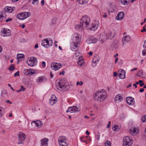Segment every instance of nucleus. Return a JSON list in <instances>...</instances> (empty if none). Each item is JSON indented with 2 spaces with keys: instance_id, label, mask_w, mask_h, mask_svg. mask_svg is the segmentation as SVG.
I'll return each instance as SVG.
<instances>
[{
  "instance_id": "obj_1",
  "label": "nucleus",
  "mask_w": 146,
  "mask_h": 146,
  "mask_svg": "<svg viewBox=\"0 0 146 146\" xmlns=\"http://www.w3.org/2000/svg\"><path fill=\"white\" fill-rule=\"evenodd\" d=\"M107 94L104 89L97 91L94 94L93 98L95 100L103 101L106 98Z\"/></svg>"
},
{
  "instance_id": "obj_2",
  "label": "nucleus",
  "mask_w": 146,
  "mask_h": 146,
  "mask_svg": "<svg viewBox=\"0 0 146 146\" xmlns=\"http://www.w3.org/2000/svg\"><path fill=\"white\" fill-rule=\"evenodd\" d=\"M90 21V17L87 15H85L82 17L80 19V25L82 26V28H86L87 29H89L87 28Z\"/></svg>"
},
{
  "instance_id": "obj_3",
  "label": "nucleus",
  "mask_w": 146,
  "mask_h": 146,
  "mask_svg": "<svg viewBox=\"0 0 146 146\" xmlns=\"http://www.w3.org/2000/svg\"><path fill=\"white\" fill-rule=\"evenodd\" d=\"M57 89L60 91H64L68 89L69 86L64 80L60 81L58 82V86H56Z\"/></svg>"
},
{
  "instance_id": "obj_4",
  "label": "nucleus",
  "mask_w": 146,
  "mask_h": 146,
  "mask_svg": "<svg viewBox=\"0 0 146 146\" xmlns=\"http://www.w3.org/2000/svg\"><path fill=\"white\" fill-rule=\"evenodd\" d=\"M80 37L78 35L75 36L71 45V49L72 51H77L78 49V45L80 43Z\"/></svg>"
},
{
  "instance_id": "obj_5",
  "label": "nucleus",
  "mask_w": 146,
  "mask_h": 146,
  "mask_svg": "<svg viewBox=\"0 0 146 146\" xmlns=\"http://www.w3.org/2000/svg\"><path fill=\"white\" fill-rule=\"evenodd\" d=\"M53 44L52 40H48V38H46L42 40L41 44L44 47L48 48L51 46Z\"/></svg>"
},
{
  "instance_id": "obj_6",
  "label": "nucleus",
  "mask_w": 146,
  "mask_h": 146,
  "mask_svg": "<svg viewBox=\"0 0 146 146\" xmlns=\"http://www.w3.org/2000/svg\"><path fill=\"white\" fill-rule=\"evenodd\" d=\"M18 137V144H23L26 138V135L22 132H20L17 134Z\"/></svg>"
},
{
  "instance_id": "obj_7",
  "label": "nucleus",
  "mask_w": 146,
  "mask_h": 146,
  "mask_svg": "<svg viewBox=\"0 0 146 146\" xmlns=\"http://www.w3.org/2000/svg\"><path fill=\"white\" fill-rule=\"evenodd\" d=\"M31 15L30 12H23L18 14L17 17L20 20H23L29 17Z\"/></svg>"
},
{
  "instance_id": "obj_8",
  "label": "nucleus",
  "mask_w": 146,
  "mask_h": 146,
  "mask_svg": "<svg viewBox=\"0 0 146 146\" xmlns=\"http://www.w3.org/2000/svg\"><path fill=\"white\" fill-rule=\"evenodd\" d=\"M58 141L60 145L62 146H67L68 143H67V139L64 136H60L58 138Z\"/></svg>"
},
{
  "instance_id": "obj_9",
  "label": "nucleus",
  "mask_w": 146,
  "mask_h": 146,
  "mask_svg": "<svg viewBox=\"0 0 146 146\" xmlns=\"http://www.w3.org/2000/svg\"><path fill=\"white\" fill-rule=\"evenodd\" d=\"M132 143V141L128 136H125L123 138V146H131Z\"/></svg>"
},
{
  "instance_id": "obj_10",
  "label": "nucleus",
  "mask_w": 146,
  "mask_h": 146,
  "mask_svg": "<svg viewBox=\"0 0 146 146\" xmlns=\"http://www.w3.org/2000/svg\"><path fill=\"white\" fill-rule=\"evenodd\" d=\"M27 62L28 65L31 66H33L37 63L36 58L34 57H31L30 59H29Z\"/></svg>"
},
{
  "instance_id": "obj_11",
  "label": "nucleus",
  "mask_w": 146,
  "mask_h": 146,
  "mask_svg": "<svg viewBox=\"0 0 146 146\" xmlns=\"http://www.w3.org/2000/svg\"><path fill=\"white\" fill-rule=\"evenodd\" d=\"M80 110V108L76 106H74L73 107H70L66 111V112L68 113L70 112V113H73L79 111Z\"/></svg>"
},
{
  "instance_id": "obj_12",
  "label": "nucleus",
  "mask_w": 146,
  "mask_h": 146,
  "mask_svg": "<svg viewBox=\"0 0 146 146\" xmlns=\"http://www.w3.org/2000/svg\"><path fill=\"white\" fill-rule=\"evenodd\" d=\"M115 35V31L114 30L108 31L106 33V36L108 39L113 38Z\"/></svg>"
},
{
  "instance_id": "obj_13",
  "label": "nucleus",
  "mask_w": 146,
  "mask_h": 146,
  "mask_svg": "<svg viewBox=\"0 0 146 146\" xmlns=\"http://www.w3.org/2000/svg\"><path fill=\"white\" fill-rule=\"evenodd\" d=\"M1 32L2 33L1 35L3 37L9 36L11 35V31L9 29H7L3 28Z\"/></svg>"
},
{
  "instance_id": "obj_14",
  "label": "nucleus",
  "mask_w": 146,
  "mask_h": 146,
  "mask_svg": "<svg viewBox=\"0 0 146 146\" xmlns=\"http://www.w3.org/2000/svg\"><path fill=\"white\" fill-rule=\"evenodd\" d=\"M119 72H121L119 74L118 76L121 79L125 78V71L121 69L119 70Z\"/></svg>"
},
{
  "instance_id": "obj_15",
  "label": "nucleus",
  "mask_w": 146,
  "mask_h": 146,
  "mask_svg": "<svg viewBox=\"0 0 146 146\" xmlns=\"http://www.w3.org/2000/svg\"><path fill=\"white\" fill-rule=\"evenodd\" d=\"M124 15V13L123 12H119L116 17V19L118 20L121 21L123 18Z\"/></svg>"
},
{
  "instance_id": "obj_16",
  "label": "nucleus",
  "mask_w": 146,
  "mask_h": 146,
  "mask_svg": "<svg viewBox=\"0 0 146 146\" xmlns=\"http://www.w3.org/2000/svg\"><path fill=\"white\" fill-rule=\"evenodd\" d=\"M61 66V64H59V65H57L55 63H53L51 64V67L52 69L56 70H58V68H60Z\"/></svg>"
},
{
  "instance_id": "obj_17",
  "label": "nucleus",
  "mask_w": 146,
  "mask_h": 146,
  "mask_svg": "<svg viewBox=\"0 0 146 146\" xmlns=\"http://www.w3.org/2000/svg\"><path fill=\"white\" fill-rule=\"evenodd\" d=\"M48 139L46 138H44L41 139V146H47L48 142Z\"/></svg>"
},
{
  "instance_id": "obj_18",
  "label": "nucleus",
  "mask_w": 146,
  "mask_h": 146,
  "mask_svg": "<svg viewBox=\"0 0 146 146\" xmlns=\"http://www.w3.org/2000/svg\"><path fill=\"white\" fill-rule=\"evenodd\" d=\"M127 101L129 105H131L134 103V99L131 97H127Z\"/></svg>"
},
{
  "instance_id": "obj_19",
  "label": "nucleus",
  "mask_w": 146,
  "mask_h": 146,
  "mask_svg": "<svg viewBox=\"0 0 146 146\" xmlns=\"http://www.w3.org/2000/svg\"><path fill=\"white\" fill-rule=\"evenodd\" d=\"M4 9L5 11L7 12H12L15 10V7H13L12 8L11 7L7 6L4 8Z\"/></svg>"
},
{
  "instance_id": "obj_20",
  "label": "nucleus",
  "mask_w": 146,
  "mask_h": 146,
  "mask_svg": "<svg viewBox=\"0 0 146 146\" xmlns=\"http://www.w3.org/2000/svg\"><path fill=\"white\" fill-rule=\"evenodd\" d=\"M122 97L119 94L117 95L115 98V101L117 102H120L122 101Z\"/></svg>"
},
{
  "instance_id": "obj_21",
  "label": "nucleus",
  "mask_w": 146,
  "mask_h": 146,
  "mask_svg": "<svg viewBox=\"0 0 146 146\" xmlns=\"http://www.w3.org/2000/svg\"><path fill=\"white\" fill-rule=\"evenodd\" d=\"M138 132V130L135 128H133L132 130L130 129L129 131V133L133 135H136Z\"/></svg>"
},
{
  "instance_id": "obj_22",
  "label": "nucleus",
  "mask_w": 146,
  "mask_h": 146,
  "mask_svg": "<svg viewBox=\"0 0 146 146\" xmlns=\"http://www.w3.org/2000/svg\"><path fill=\"white\" fill-rule=\"evenodd\" d=\"M129 40V35H126L124 36L122 39V41L123 42L122 44L124 45L125 42H127Z\"/></svg>"
},
{
  "instance_id": "obj_23",
  "label": "nucleus",
  "mask_w": 146,
  "mask_h": 146,
  "mask_svg": "<svg viewBox=\"0 0 146 146\" xmlns=\"http://www.w3.org/2000/svg\"><path fill=\"white\" fill-rule=\"evenodd\" d=\"M46 80V78L44 76H40L38 78L37 82H43Z\"/></svg>"
},
{
  "instance_id": "obj_24",
  "label": "nucleus",
  "mask_w": 146,
  "mask_h": 146,
  "mask_svg": "<svg viewBox=\"0 0 146 146\" xmlns=\"http://www.w3.org/2000/svg\"><path fill=\"white\" fill-rule=\"evenodd\" d=\"M100 59L99 58L98 56L96 55L93 57L92 61L94 63L96 64L99 62Z\"/></svg>"
},
{
  "instance_id": "obj_25",
  "label": "nucleus",
  "mask_w": 146,
  "mask_h": 146,
  "mask_svg": "<svg viewBox=\"0 0 146 146\" xmlns=\"http://www.w3.org/2000/svg\"><path fill=\"white\" fill-rule=\"evenodd\" d=\"M34 122L35 123L36 126L37 127H40L42 124V122L39 120H37L36 121H33L31 122V123Z\"/></svg>"
},
{
  "instance_id": "obj_26",
  "label": "nucleus",
  "mask_w": 146,
  "mask_h": 146,
  "mask_svg": "<svg viewBox=\"0 0 146 146\" xmlns=\"http://www.w3.org/2000/svg\"><path fill=\"white\" fill-rule=\"evenodd\" d=\"M24 57V55L22 54H18L17 55V58L19 59L20 58H22Z\"/></svg>"
},
{
  "instance_id": "obj_27",
  "label": "nucleus",
  "mask_w": 146,
  "mask_h": 146,
  "mask_svg": "<svg viewBox=\"0 0 146 146\" xmlns=\"http://www.w3.org/2000/svg\"><path fill=\"white\" fill-rule=\"evenodd\" d=\"M9 70L13 71L15 69V66L13 64H11L10 67L8 69Z\"/></svg>"
},
{
  "instance_id": "obj_28",
  "label": "nucleus",
  "mask_w": 146,
  "mask_h": 146,
  "mask_svg": "<svg viewBox=\"0 0 146 146\" xmlns=\"http://www.w3.org/2000/svg\"><path fill=\"white\" fill-rule=\"evenodd\" d=\"M137 75L140 77H142L143 75V71L142 70H140L138 72L137 74Z\"/></svg>"
},
{
  "instance_id": "obj_29",
  "label": "nucleus",
  "mask_w": 146,
  "mask_h": 146,
  "mask_svg": "<svg viewBox=\"0 0 146 146\" xmlns=\"http://www.w3.org/2000/svg\"><path fill=\"white\" fill-rule=\"evenodd\" d=\"M75 28L76 29H80V28L81 29H84V28H82V26L80 25H80H77L76 26Z\"/></svg>"
},
{
  "instance_id": "obj_30",
  "label": "nucleus",
  "mask_w": 146,
  "mask_h": 146,
  "mask_svg": "<svg viewBox=\"0 0 146 146\" xmlns=\"http://www.w3.org/2000/svg\"><path fill=\"white\" fill-rule=\"evenodd\" d=\"M83 62L84 61L82 60H79V61L77 62V64L80 66H82Z\"/></svg>"
},
{
  "instance_id": "obj_31",
  "label": "nucleus",
  "mask_w": 146,
  "mask_h": 146,
  "mask_svg": "<svg viewBox=\"0 0 146 146\" xmlns=\"http://www.w3.org/2000/svg\"><path fill=\"white\" fill-rule=\"evenodd\" d=\"M123 5L127 4L128 3L127 0H119Z\"/></svg>"
},
{
  "instance_id": "obj_32",
  "label": "nucleus",
  "mask_w": 146,
  "mask_h": 146,
  "mask_svg": "<svg viewBox=\"0 0 146 146\" xmlns=\"http://www.w3.org/2000/svg\"><path fill=\"white\" fill-rule=\"evenodd\" d=\"M52 100L53 101H57V98L56 97L55 95H52V97H51L50 99Z\"/></svg>"
},
{
  "instance_id": "obj_33",
  "label": "nucleus",
  "mask_w": 146,
  "mask_h": 146,
  "mask_svg": "<svg viewBox=\"0 0 146 146\" xmlns=\"http://www.w3.org/2000/svg\"><path fill=\"white\" fill-rule=\"evenodd\" d=\"M118 126H115L112 127L113 130L115 131H117L118 130Z\"/></svg>"
},
{
  "instance_id": "obj_34",
  "label": "nucleus",
  "mask_w": 146,
  "mask_h": 146,
  "mask_svg": "<svg viewBox=\"0 0 146 146\" xmlns=\"http://www.w3.org/2000/svg\"><path fill=\"white\" fill-rule=\"evenodd\" d=\"M141 120L143 122H146V115L142 117Z\"/></svg>"
},
{
  "instance_id": "obj_35",
  "label": "nucleus",
  "mask_w": 146,
  "mask_h": 146,
  "mask_svg": "<svg viewBox=\"0 0 146 146\" xmlns=\"http://www.w3.org/2000/svg\"><path fill=\"white\" fill-rule=\"evenodd\" d=\"M56 101H53L52 99H50L49 100V102L51 105H53L55 104Z\"/></svg>"
},
{
  "instance_id": "obj_36",
  "label": "nucleus",
  "mask_w": 146,
  "mask_h": 146,
  "mask_svg": "<svg viewBox=\"0 0 146 146\" xmlns=\"http://www.w3.org/2000/svg\"><path fill=\"white\" fill-rule=\"evenodd\" d=\"M111 143L109 141H107L105 144V146H111Z\"/></svg>"
},
{
  "instance_id": "obj_37",
  "label": "nucleus",
  "mask_w": 146,
  "mask_h": 146,
  "mask_svg": "<svg viewBox=\"0 0 146 146\" xmlns=\"http://www.w3.org/2000/svg\"><path fill=\"white\" fill-rule=\"evenodd\" d=\"M97 39L96 38L95 39L94 38H92L91 39V40L92 41L91 43H95L97 41Z\"/></svg>"
},
{
  "instance_id": "obj_38",
  "label": "nucleus",
  "mask_w": 146,
  "mask_h": 146,
  "mask_svg": "<svg viewBox=\"0 0 146 146\" xmlns=\"http://www.w3.org/2000/svg\"><path fill=\"white\" fill-rule=\"evenodd\" d=\"M142 54L143 56H145L146 54V50L144 49L142 51Z\"/></svg>"
},
{
  "instance_id": "obj_39",
  "label": "nucleus",
  "mask_w": 146,
  "mask_h": 146,
  "mask_svg": "<svg viewBox=\"0 0 146 146\" xmlns=\"http://www.w3.org/2000/svg\"><path fill=\"white\" fill-rule=\"evenodd\" d=\"M38 0H33L32 2V4H35V3L36 2V4H38Z\"/></svg>"
},
{
  "instance_id": "obj_40",
  "label": "nucleus",
  "mask_w": 146,
  "mask_h": 146,
  "mask_svg": "<svg viewBox=\"0 0 146 146\" xmlns=\"http://www.w3.org/2000/svg\"><path fill=\"white\" fill-rule=\"evenodd\" d=\"M19 71H17V72H16L15 74H14V76L16 77L17 76H19Z\"/></svg>"
},
{
  "instance_id": "obj_41",
  "label": "nucleus",
  "mask_w": 146,
  "mask_h": 146,
  "mask_svg": "<svg viewBox=\"0 0 146 146\" xmlns=\"http://www.w3.org/2000/svg\"><path fill=\"white\" fill-rule=\"evenodd\" d=\"M83 82L82 81H81L80 82L78 81L76 83V85H82L83 84Z\"/></svg>"
},
{
  "instance_id": "obj_42",
  "label": "nucleus",
  "mask_w": 146,
  "mask_h": 146,
  "mask_svg": "<svg viewBox=\"0 0 146 146\" xmlns=\"http://www.w3.org/2000/svg\"><path fill=\"white\" fill-rule=\"evenodd\" d=\"M42 67H45L46 66V63L45 62L43 61L42 64Z\"/></svg>"
},
{
  "instance_id": "obj_43",
  "label": "nucleus",
  "mask_w": 146,
  "mask_h": 146,
  "mask_svg": "<svg viewBox=\"0 0 146 146\" xmlns=\"http://www.w3.org/2000/svg\"><path fill=\"white\" fill-rule=\"evenodd\" d=\"M12 20V18H9L7 19L5 21L6 22H8L9 21H11Z\"/></svg>"
},
{
  "instance_id": "obj_44",
  "label": "nucleus",
  "mask_w": 146,
  "mask_h": 146,
  "mask_svg": "<svg viewBox=\"0 0 146 146\" xmlns=\"http://www.w3.org/2000/svg\"><path fill=\"white\" fill-rule=\"evenodd\" d=\"M3 115V112L2 110L0 109V117H2Z\"/></svg>"
},
{
  "instance_id": "obj_45",
  "label": "nucleus",
  "mask_w": 146,
  "mask_h": 146,
  "mask_svg": "<svg viewBox=\"0 0 146 146\" xmlns=\"http://www.w3.org/2000/svg\"><path fill=\"white\" fill-rule=\"evenodd\" d=\"M25 88L23 87V86H21V88L20 89H22V91H24L25 90Z\"/></svg>"
},
{
  "instance_id": "obj_46",
  "label": "nucleus",
  "mask_w": 146,
  "mask_h": 146,
  "mask_svg": "<svg viewBox=\"0 0 146 146\" xmlns=\"http://www.w3.org/2000/svg\"><path fill=\"white\" fill-rule=\"evenodd\" d=\"M88 0H83V1H84V4H86V3H87L88 1Z\"/></svg>"
},
{
  "instance_id": "obj_47",
  "label": "nucleus",
  "mask_w": 146,
  "mask_h": 146,
  "mask_svg": "<svg viewBox=\"0 0 146 146\" xmlns=\"http://www.w3.org/2000/svg\"><path fill=\"white\" fill-rule=\"evenodd\" d=\"M111 123V121H110L109 122L108 124L107 125V127L108 128H109L110 127V124Z\"/></svg>"
},
{
  "instance_id": "obj_48",
  "label": "nucleus",
  "mask_w": 146,
  "mask_h": 146,
  "mask_svg": "<svg viewBox=\"0 0 146 146\" xmlns=\"http://www.w3.org/2000/svg\"><path fill=\"white\" fill-rule=\"evenodd\" d=\"M144 88H141L139 90V91L140 92H143V91H144Z\"/></svg>"
},
{
  "instance_id": "obj_49",
  "label": "nucleus",
  "mask_w": 146,
  "mask_h": 146,
  "mask_svg": "<svg viewBox=\"0 0 146 146\" xmlns=\"http://www.w3.org/2000/svg\"><path fill=\"white\" fill-rule=\"evenodd\" d=\"M143 48H146V42H145L143 45Z\"/></svg>"
},
{
  "instance_id": "obj_50",
  "label": "nucleus",
  "mask_w": 146,
  "mask_h": 146,
  "mask_svg": "<svg viewBox=\"0 0 146 146\" xmlns=\"http://www.w3.org/2000/svg\"><path fill=\"white\" fill-rule=\"evenodd\" d=\"M103 17L104 18H106L107 17V15L106 13H104V15H103Z\"/></svg>"
},
{
  "instance_id": "obj_51",
  "label": "nucleus",
  "mask_w": 146,
  "mask_h": 146,
  "mask_svg": "<svg viewBox=\"0 0 146 146\" xmlns=\"http://www.w3.org/2000/svg\"><path fill=\"white\" fill-rule=\"evenodd\" d=\"M79 54H80L79 52H76L75 54L76 56H79Z\"/></svg>"
},
{
  "instance_id": "obj_52",
  "label": "nucleus",
  "mask_w": 146,
  "mask_h": 146,
  "mask_svg": "<svg viewBox=\"0 0 146 146\" xmlns=\"http://www.w3.org/2000/svg\"><path fill=\"white\" fill-rule=\"evenodd\" d=\"M144 30H141V32H143L144 31H146V29H145V26L143 27Z\"/></svg>"
},
{
  "instance_id": "obj_53",
  "label": "nucleus",
  "mask_w": 146,
  "mask_h": 146,
  "mask_svg": "<svg viewBox=\"0 0 146 146\" xmlns=\"http://www.w3.org/2000/svg\"><path fill=\"white\" fill-rule=\"evenodd\" d=\"M65 72L64 71H62V72H61L59 73V75H61L62 74L63 75H64V73H65Z\"/></svg>"
},
{
  "instance_id": "obj_54",
  "label": "nucleus",
  "mask_w": 146,
  "mask_h": 146,
  "mask_svg": "<svg viewBox=\"0 0 146 146\" xmlns=\"http://www.w3.org/2000/svg\"><path fill=\"white\" fill-rule=\"evenodd\" d=\"M117 73L116 72H114L113 73V76L115 77L117 76Z\"/></svg>"
},
{
  "instance_id": "obj_55",
  "label": "nucleus",
  "mask_w": 146,
  "mask_h": 146,
  "mask_svg": "<svg viewBox=\"0 0 146 146\" xmlns=\"http://www.w3.org/2000/svg\"><path fill=\"white\" fill-rule=\"evenodd\" d=\"M52 23L53 24H54L55 23V19H53L52 20Z\"/></svg>"
},
{
  "instance_id": "obj_56",
  "label": "nucleus",
  "mask_w": 146,
  "mask_h": 146,
  "mask_svg": "<svg viewBox=\"0 0 146 146\" xmlns=\"http://www.w3.org/2000/svg\"><path fill=\"white\" fill-rule=\"evenodd\" d=\"M144 85H145L144 83L143 82L142 83L140 84V86L141 87H142V86H144Z\"/></svg>"
},
{
  "instance_id": "obj_57",
  "label": "nucleus",
  "mask_w": 146,
  "mask_h": 146,
  "mask_svg": "<svg viewBox=\"0 0 146 146\" xmlns=\"http://www.w3.org/2000/svg\"><path fill=\"white\" fill-rule=\"evenodd\" d=\"M41 3L42 5H43L44 4V0H42Z\"/></svg>"
},
{
  "instance_id": "obj_58",
  "label": "nucleus",
  "mask_w": 146,
  "mask_h": 146,
  "mask_svg": "<svg viewBox=\"0 0 146 146\" xmlns=\"http://www.w3.org/2000/svg\"><path fill=\"white\" fill-rule=\"evenodd\" d=\"M121 118H123L125 117V116L123 114H121Z\"/></svg>"
},
{
  "instance_id": "obj_59",
  "label": "nucleus",
  "mask_w": 146,
  "mask_h": 146,
  "mask_svg": "<svg viewBox=\"0 0 146 146\" xmlns=\"http://www.w3.org/2000/svg\"><path fill=\"white\" fill-rule=\"evenodd\" d=\"M86 135H88L90 134V133L88 132V130L86 131Z\"/></svg>"
},
{
  "instance_id": "obj_60",
  "label": "nucleus",
  "mask_w": 146,
  "mask_h": 146,
  "mask_svg": "<svg viewBox=\"0 0 146 146\" xmlns=\"http://www.w3.org/2000/svg\"><path fill=\"white\" fill-rule=\"evenodd\" d=\"M132 86V84L131 83H130L129 85L127 86V88L131 87Z\"/></svg>"
},
{
  "instance_id": "obj_61",
  "label": "nucleus",
  "mask_w": 146,
  "mask_h": 146,
  "mask_svg": "<svg viewBox=\"0 0 146 146\" xmlns=\"http://www.w3.org/2000/svg\"><path fill=\"white\" fill-rule=\"evenodd\" d=\"M6 102L7 103H9L10 104H12V103L10 102V100H7L6 101Z\"/></svg>"
},
{
  "instance_id": "obj_62",
  "label": "nucleus",
  "mask_w": 146,
  "mask_h": 146,
  "mask_svg": "<svg viewBox=\"0 0 146 146\" xmlns=\"http://www.w3.org/2000/svg\"><path fill=\"white\" fill-rule=\"evenodd\" d=\"M38 44H37L35 46V48H38Z\"/></svg>"
},
{
  "instance_id": "obj_63",
  "label": "nucleus",
  "mask_w": 146,
  "mask_h": 146,
  "mask_svg": "<svg viewBox=\"0 0 146 146\" xmlns=\"http://www.w3.org/2000/svg\"><path fill=\"white\" fill-rule=\"evenodd\" d=\"M118 58L117 57L116 58V59L115 60V63H116L117 62V60H118Z\"/></svg>"
},
{
  "instance_id": "obj_64",
  "label": "nucleus",
  "mask_w": 146,
  "mask_h": 146,
  "mask_svg": "<svg viewBox=\"0 0 146 146\" xmlns=\"http://www.w3.org/2000/svg\"><path fill=\"white\" fill-rule=\"evenodd\" d=\"M137 68H133V69H132L131 71H134V70H137Z\"/></svg>"
}]
</instances>
